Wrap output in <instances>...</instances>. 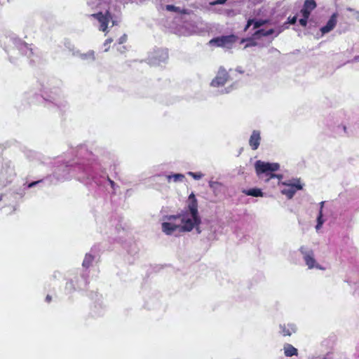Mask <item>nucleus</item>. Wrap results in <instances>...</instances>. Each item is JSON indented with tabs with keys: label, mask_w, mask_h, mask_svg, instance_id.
I'll use <instances>...</instances> for the list:
<instances>
[{
	"label": "nucleus",
	"mask_w": 359,
	"mask_h": 359,
	"mask_svg": "<svg viewBox=\"0 0 359 359\" xmlns=\"http://www.w3.org/2000/svg\"><path fill=\"white\" fill-rule=\"evenodd\" d=\"M93 156L84 147H81L77 150V161L58 165L54 171L53 177L56 182H59L69 180L74 176L86 184L94 183L97 187L103 188L110 185L115 189V182L110 180L106 173L98 172L100 165L92 161Z\"/></svg>",
	"instance_id": "f257e3e1"
},
{
	"label": "nucleus",
	"mask_w": 359,
	"mask_h": 359,
	"mask_svg": "<svg viewBox=\"0 0 359 359\" xmlns=\"http://www.w3.org/2000/svg\"><path fill=\"white\" fill-rule=\"evenodd\" d=\"M273 52L279 53V51H278L276 48H271L269 49V53H273Z\"/></svg>",
	"instance_id": "37998d69"
},
{
	"label": "nucleus",
	"mask_w": 359,
	"mask_h": 359,
	"mask_svg": "<svg viewBox=\"0 0 359 359\" xmlns=\"http://www.w3.org/2000/svg\"><path fill=\"white\" fill-rule=\"evenodd\" d=\"M231 80V76L224 67H220L215 79L211 82L213 87L223 86L228 81Z\"/></svg>",
	"instance_id": "4468645a"
},
{
	"label": "nucleus",
	"mask_w": 359,
	"mask_h": 359,
	"mask_svg": "<svg viewBox=\"0 0 359 359\" xmlns=\"http://www.w3.org/2000/svg\"><path fill=\"white\" fill-rule=\"evenodd\" d=\"M347 11L353 13V17L356 19L358 21H359V11H355L353 8H348Z\"/></svg>",
	"instance_id": "473e14b6"
},
{
	"label": "nucleus",
	"mask_w": 359,
	"mask_h": 359,
	"mask_svg": "<svg viewBox=\"0 0 359 359\" xmlns=\"http://www.w3.org/2000/svg\"><path fill=\"white\" fill-rule=\"evenodd\" d=\"M297 16H293L292 18L289 17L287 19V22H285L282 26L278 27L277 28V32L275 36H277L280 34L284 29H287L289 27V24L294 25L297 22Z\"/></svg>",
	"instance_id": "4be33fe9"
},
{
	"label": "nucleus",
	"mask_w": 359,
	"mask_h": 359,
	"mask_svg": "<svg viewBox=\"0 0 359 359\" xmlns=\"http://www.w3.org/2000/svg\"><path fill=\"white\" fill-rule=\"evenodd\" d=\"M273 13V9L268 6L255 9L252 15L248 20L244 30H248L251 25H253V29H256L265 24L271 23L270 18Z\"/></svg>",
	"instance_id": "39448f33"
},
{
	"label": "nucleus",
	"mask_w": 359,
	"mask_h": 359,
	"mask_svg": "<svg viewBox=\"0 0 359 359\" xmlns=\"http://www.w3.org/2000/svg\"><path fill=\"white\" fill-rule=\"evenodd\" d=\"M232 89V86H230V87H228L224 89V90H222L221 93H229Z\"/></svg>",
	"instance_id": "a19ab883"
},
{
	"label": "nucleus",
	"mask_w": 359,
	"mask_h": 359,
	"mask_svg": "<svg viewBox=\"0 0 359 359\" xmlns=\"http://www.w3.org/2000/svg\"><path fill=\"white\" fill-rule=\"evenodd\" d=\"M2 198H3V195H1V196H0V201H1V200H2Z\"/></svg>",
	"instance_id": "09e8293b"
},
{
	"label": "nucleus",
	"mask_w": 359,
	"mask_h": 359,
	"mask_svg": "<svg viewBox=\"0 0 359 359\" xmlns=\"http://www.w3.org/2000/svg\"><path fill=\"white\" fill-rule=\"evenodd\" d=\"M94 255H93L90 252L86 254L84 259L82 263V266L84 269L83 273L81 274V280L78 281L77 283V288L82 290L84 289L88 283V271L87 269L91 265L93 261L94 260Z\"/></svg>",
	"instance_id": "6e6552de"
},
{
	"label": "nucleus",
	"mask_w": 359,
	"mask_h": 359,
	"mask_svg": "<svg viewBox=\"0 0 359 359\" xmlns=\"http://www.w3.org/2000/svg\"><path fill=\"white\" fill-rule=\"evenodd\" d=\"M168 182L173 180L174 182H181L184 179V175L180 173L167 175Z\"/></svg>",
	"instance_id": "a878e982"
},
{
	"label": "nucleus",
	"mask_w": 359,
	"mask_h": 359,
	"mask_svg": "<svg viewBox=\"0 0 359 359\" xmlns=\"http://www.w3.org/2000/svg\"><path fill=\"white\" fill-rule=\"evenodd\" d=\"M43 182H44V180H40L32 182L28 184L25 183L23 184L24 189L32 188V187L36 186L37 184H40L43 183Z\"/></svg>",
	"instance_id": "c85d7f7f"
},
{
	"label": "nucleus",
	"mask_w": 359,
	"mask_h": 359,
	"mask_svg": "<svg viewBox=\"0 0 359 359\" xmlns=\"http://www.w3.org/2000/svg\"><path fill=\"white\" fill-rule=\"evenodd\" d=\"M231 13H233V11H229V12L228 13V15H230Z\"/></svg>",
	"instance_id": "49530a36"
},
{
	"label": "nucleus",
	"mask_w": 359,
	"mask_h": 359,
	"mask_svg": "<svg viewBox=\"0 0 359 359\" xmlns=\"http://www.w3.org/2000/svg\"><path fill=\"white\" fill-rule=\"evenodd\" d=\"M257 30L252 34V37L254 39H259L262 36H268L274 33L276 34L277 29H269L268 30H265L264 29H256Z\"/></svg>",
	"instance_id": "aec40b11"
},
{
	"label": "nucleus",
	"mask_w": 359,
	"mask_h": 359,
	"mask_svg": "<svg viewBox=\"0 0 359 359\" xmlns=\"http://www.w3.org/2000/svg\"><path fill=\"white\" fill-rule=\"evenodd\" d=\"M245 41L248 42V43L245 45V48L249 47V46H254L257 45V43L254 42L253 40L250 38L244 39L241 41L242 43H243Z\"/></svg>",
	"instance_id": "2f4dec72"
},
{
	"label": "nucleus",
	"mask_w": 359,
	"mask_h": 359,
	"mask_svg": "<svg viewBox=\"0 0 359 359\" xmlns=\"http://www.w3.org/2000/svg\"><path fill=\"white\" fill-rule=\"evenodd\" d=\"M227 0H216L210 3V5L224 4Z\"/></svg>",
	"instance_id": "4c0bfd02"
},
{
	"label": "nucleus",
	"mask_w": 359,
	"mask_h": 359,
	"mask_svg": "<svg viewBox=\"0 0 359 359\" xmlns=\"http://www.w3.org/2000/svg\"><path fill=\"white\" fill-rule=\"evenodd\" d=\"M188 175L191 176L194 180H201L203 177V174L201 172H189Z\"/></svg>",
	"instance_id": "7c9ffc66"
},
{
	"label": "nucleus",
	"mask_w": 359,
	"mask_h": 359,
	"mask_svg": "<svg viewBox=\"0 0 359 359\" xmlns=\"http://www.w3.org/2000/svg\"><path fill=\"white\" fill-rule=\"evenodd\" d=\"M29 152H30V154H31V155H32V156H33V155L34 154V152H32V151H29Z\"/></svg>",
	"instance_id": "de8ad7c7"
},
{
	"label": "nucleus",
	"mask_w": 359,
	"mask_h": 359,
	"mask_svg": "<svg viewBox=\"0 0 359 359\" xmlns=\"http://www.w3.org/2000/svg\"><path fill=\"white\" fill-rule=\"evenodd\" d=\"M236 72H239V73H241V74H243V72L242 70H241V69H240V68H237V69H236Z\"/></svg>",
	"instance_id": "a18cd8bd"
},
{
	"label": "nucleus",
	"mask_w": 359,
	"mask_h": 359,
	"mask_svg": "<svg viewBox=\"0 0 359 359\" xmlns=\"http://www.w3.org/2000/svg\"><path fill=\"white\" fill-rule=\"evenodd\" d=\"M42 97L45 100L53 103L60 108L65 106L64 102L60 100L61 97V90L58 88H55L53 89L46 88L43 90V93L42 94Z\"/></svg>",
	"instance_id": "1a4fd4ad"
},
{
	"label": "nucleus",
	"mask_w": 359,
	"mask_h": 359,
	"mask_svg": "<svg viewBox=\"0 0 359 359\" xmlns=\"http://www.w3.org/2000/svg\"><path fill=\"white\" fill-rule=\"evenodd\" d=\"M261 133L259 130H254L249 139V145L252 150H257L261 142Z\"/></svg>",
	"instance_id": "f3484780"
},
{
	"label": "nucleus",
	"mask_w": 359,
	"mask_h": 359,
	"mask_svg": "<svg viewBox=\"0 0 359 359\" xmlns=\"http://www.w3.org/2000/svg\"><path fill=\"white\" fill-rule=\"evenodd\" d=\"M283 349H284L285 355L287 357H292L293 355H297L298 353L297 349L290 344H285L284 345Z\"/></svg>",
	"instance_id": "5701e85b"
},
{
	"label": "nucleus",
	"mask_w": 359,
	"mask_h": 359,
	"mask_svg": "<svg viewBox=\"0 0 359 359\" xmlns=\"http://www.w3.org/2000/svg\"><path fill=\"white\" fill-rule=\"evenodd\" d=\"M359 62V56H355L351 60L348 61V62Z\"/></svg>",
	"instance_id": "ea45409f"
},
{
	"label": "nucleus",
	"mask_w": 359,
	"mask_h": 359,
	"mask_svg": "<svg viewBox=\"0 0 359 359\" xmlns=\"http://www.w3.org/2000/svg\"><path fill=\"white\" fill-rule=\"evenodd\" d=\"M90 17L97 20L99 23L98 29L100 31L108 33V25L111 18V13L109 11H106L104 13L98 12L90 15Z\"/></svg>",
	"instance_id": "9b49d317"
},
{
	"label": "nucleus",
	"mask_w": 359,
	"mask_h": 359,
	"mask_svg": "<svg viewBox=\"0 0 359 359\" xmlns=\"http://www.w3.org/2000/svg\"><path fill=\"white\" fill-rule=\"evenodd\" d=\"M165 9L176 13L175 33L178 35L190 36L203 32L205 29L199 16L191 10L181 9L173 5H166Z\"/></svg>",
	"instance_id": "7ed1b4c3"
},
{
	"label": "nucleus",
	"mask_w": 359,
	"mask_h": 359,
	"mask_svg": "<svg viewBox=\"0 0 359 359\" xmlns=\"http://www.w3.org/2000/svg\"><path fill=\"white\" fill-rule=\"evenodd\" d=\"M338 13H334L327 22L326 25L320 28L322 34H325L331 32L336 27L337 23Z\"/></svg>",
	"instance_id": "dca6fc26"
},
{
	"label": "nucleus",
	"mask_w": 359,
	"mask_h": 359,
	"mask_svg": "<svg viewBox=\"0 0 359 359\" xmlns=\"http://www.w3.org/2000/svg\"><path fill=\"white\" fill-rule=\"evenodd\" d=\"M16 175L11 161H4L0 168V187L4 188L13 182Z\"/></svg>",
	"instance_id": "0eeeda50"
},
{
	"label": "nucleus",
	"mask_w": 359,
	"mask_h": 359,
	"mask_svg": "<svg viewBox=\"0 0 359 359\" xmlns=\"http://www.w3.org/2000/svg\"><path fill=\"white\" fill-rule=\"evenodd\" d=\"M280 331L279 332L283 336H291L293 333H295L297 331L296 325L293 323L288 324H280L279 325Z\"/></svg>",
	"instance_id": "a211bd4d"
},
{
	"label": "nucleus",
	"mask_w": 359,
	"mask_h": 359,
	"mask_svg": "<svg viewBox=\"0 0 359 359\" xmlns=\"http://www.w3.org/2000/svg\"><path fill=\"white\" fill-rule=\"evenodd\" d=\"M299 251L303 255L305 263L309 269H312L314 267L317 269H320L319 265L318 264H316V259H314V254L313 250L304 246H302L299 249Z\"/></svg>",
	"instance_id": "2eb2a0df"
},
{
	"label": "nucleus",
	"mask_w": 359,
	"mask_h": 359,
	"mask_svg": "<svg viewBox=\"0 0 359 359\" xmlns=\"http://www.w3.org/2000/svg\"><path fill=\"white\" fill-rule=\"evenodd\" d=\"M75 290H76V288H75V286H74V281L72 280L67 281V283H66V285H65V290L67 292L71 293L73 291H74Z\"/></svg>",
	"instance_id": "cd10ccee"
},
{
	"label": "nucleus",
	"mask_w": 359,
	"mask_h": 359,
	"mask_svg": "<svg viewBox=\"0 0 359 359\" xmlns=\"http://www.w3.org/2000/svg\"><path fill=\"white\" fill-rule=\"evenodd\" d=\"M255 168L259 178H263L264 176L266 177V182L272 178H278L279 180L283 178L282 175L273 173L280 168V165L278 163H269L258 160L255 163Z\"/></svg>",
	"instance_id": "423d86ee"
},
{
	"label": "nucleus",
	"mask_w": 359,
	"mask_h": 359,
	"mask_svg": "<svg viewBox=\"0 0 359 359\" xmlns=\"http://www.w3.org/2000/svg\"><path fill=\"white\" fill-rule=\"evenodd\" d=\"M110 21L112 23V26H116L118 25L120 20L117 18H114L111 14V18H110Z\"/></svg>",
	"instance_id": "c9c22d12"
},
{
	"label": "nucleus",
	"mask_w": 359,
	"mask_h": 359,
	"mask_svg": "<svg viewBox=\"0 0 359 359\" xmlns=\"http://www.w3.org/2000/svg\"><path fill=\"white\" fill-rule=\"evenodd\" d=\"M113 41V39L111 38H109L107 40H105L103 46L105 48L104 51L107 52L109 49V45Z\"/></svg>",
	"instance_id": "f704fd0d"
},
{
	"label": "nucleus",
	"mask_w": 359,
	"mask_h": 359,
	"mask_svg": "<svg viewBox=\"0 0 359 359\" xmlns=\"http://www.w3.org/2000/svg\"><path fill=\"white\" fill-rule=\"evenodd\" d=\"M168 58V53L165 49H158L156 50L151 55L148 57V63L150 65H160L161 63H164Z\"/></svg>",
	"instance_id": "ddd939ff"
},
{
	"label": "nucleus",
	"mask_w": 359,
	"mask_h": 359,
	"mask_svg": "<svg viewBox=\"0 0 359 359\" xmlns=\"http://www.w3.org/2000/svg\"><path fill=\"white\" fill-rule=\"evenodd\" d=\"M51 301V296H50L49 294H48L46 297V302L49 303Z\"/></svg>",
	"instance_id": "c03bdc74"
},
{
	"label": "nucleus",
	"mask_w": 359,
	"mask_h": 359,
	"mask_svg": "<svg viewBox=\"0 0 359 359\" xmlns=\"http://www.w3.org/2000/svg\"><path fill=\"white\" fill-rule=\"evenodd\" d=\"M330 353L327 354L326 356H317V357H313L311 359H330Z\"/></svg>",
	"instance_id": "58836bf2"
},
{
	"label": "nucleus",
	"mask_w": 359,
	"mask_h": 359,
	"mask_svg": "<svg viewBox=\"0 0 359 359\" xmlns=\"http://www.w3.org/2000/svg\"><path fill=\"white\" fill-rule=\"evenodd\" d=\"M127 40V35L126 34H123V36H121L119 39H118V43L119 44H123Z\"/></svg>",
	"instance_id": "e433bc0d"
},
{
	"label": "nucleus",
	"mask_w": 359,
	"mask_h": 359,
	"mask_svg": "<svg viewBox=\"0 0 359 359\" xmlns=\"http://www.w3.org/2000/svg\"><path fill=\"white\" fill-rule=\"evenodd\" d=\"M287 187L281 190V193L285 195L289 199H291L295 194L297 190L302 189V186L300 184L299 179H294L292 180H288L282 183Z\"/></svg>",
	"instance_id": "9d476101"
},
{
	"label": "nucleus",
	"mask_w": 359,
	"mask_h": 359,
	"mask_svg": "<svg viewBox=\"0 0 359 359\" xmlns=\"http://www.w3.org/2000/svg\"><path fill=\"white\" fill-rule=\"evenodd\" d=\"M209 187L216 196L222 194L224 191V185L219 182L210 180L209 182Z\"/></svg>",
	"instance_id": "412c9836"
},
{
	"label": "nucleus",
	"mask_w": 359,
	"mask_h": 359,
	"mask_svg": "<svg viewBox=\"0 0 359 359\" xmlns=\"http://www.w3.org/2000/svg\"><path fill=\"white\" fill-rule=\"evenodd\" d=\"M235 42L236 36L234 35H227L213 38L209 43L212 46L231 48Z\"/></svg>",
	"instance_id": "f8f14e48"
},
{
	"label": "nucleus",
	"mask_w": 359,
	"mask_h": 359,
	"mask_svg": "<svg viewBox=\"0 0 359 359\" xmlns=\"http://www.w3.org/2000/svg\"><path fill=\"white\" fill-rule=\"evenodd\" d=\"M243 193L247 196H251L254 197L262 196L263 193L260 189L252 188L248 190L243 191Z\"/></svg>",
	"instance_id": "b1692460"
},
{
	"label": "nucleus",
	"mask_w": 359,
	"mask_h": 359,
	"mask_svg": "<svg viewBox=\"0 0 359 359\" xmlns=\"http://www.w3.org/2000/svg\"><path fill=\"white\" fill-rule=\"evenodd\" d=\"M161 224L162 231L167 235L175 232H189L194 228L197 233H201L199 224L201 222L198 211V203L195 195L191 193L188 199L187 209L177 215H165Z\"/></svg>",
	"instance_id": "f03ea898"
},
{
	"label": "nucleus",
	"mask_w": 359,
	"mask_h": 359,
	"mask_svg": "<svg viewBox=\"0 0 359 359\" xmlns=\"http://www.w3.org/2000/svg\"><path fill=\"white\" fill-rule=\"evenodd\" d=\"M324 204H325V201H322L319 203V205H320L319 210H321V212H323V208Z\"/></svg>",
	"instance_id": "79ce46f5"
},
{
	"label": "nucleus",
	"mask_w": 359,
	"mask_h": 359,
	"mask_svg": "<svg viewBox=\"0 0 359 359\" xmlns=\"http://www.w3.org/2000/svg\"><path fill=\"white\" fill-rule=\"evenodd\" d=\"M317 224L316 226V231H318L321 229L323 224L325 222V220L323 219V214L321 212V210H319L318 217H317Z\"/></svg>",
	"instance_id": "bb28decb"
},
{
	"label": "nucleus",
	"mask_w": 359,
	"mask_h": 359,
	"mask_svg": "<svg viewBox=\"0 0 359 359\" xmlns=\"http://www.w3.org/2000/svg\"><path fill=\"white\" fill-rule=\"evenodd\" d=\"M0 45H4V48L8 55H14L15 49L28 57L33 55L32 48L29 45L18 38L14 34L2 36L0 39Z\"/></svg>",
	"instance_id": "20e7f679"
},
{
	"label": "nucleus",
	"mask_w": 359,
	"mask_h": 359,
	"mask_svg": "<svg viewBox=\"0 0 359 359\" xmlns=\"http://www.w3.org/2000/svg\"><path fill=\"white\" fill-rule=\"evenodd\" d=\"M102 0H86L87 6L92 10L100 8Z\"/></svg>",
	"instance_id": "393cba45"
},
{
	"label": "nucleus",
	"mask_w": 359,
	"mask_h": 359,
	"mask_svg": "<svg viewBox=\"0 0 359 359\" xmlns=\"http://www.w3.org/2000/svg\"><path fill=\"white\" fill-rule=\"evenodd\" d=\"M81 57L83 60L90 59L95 60V52L93 50H89L88 53L82 54Z\"/></svg>",
	"instance_id": "c756f323"
},
{
	"label": "nucleus",
	"mask_w": 359,
	"mask_h": 359,
	"mask_svg": "<svg viewBox=\"0 0 359 359\" xmlns=\"http://www.w3.org/2000/svg\"><path fill=\"white\" fill-rule=\"evenodd\" d=\"M316 7V3L315 0H306L304 1L303 8L301 10L302 15L310 16L311 13Z\"/></svg>",
	"instance_id": "6ab92c4d"
},
{
	"label": "nucleus",
	"mask_w": 359,
	"mask_h": 359,
	"mask_svg": "<svg viewBox=\"0 0 359 359\" xmlns=\"http://www.w3.org/2000/svg\"><path fill=\"white\" fill-rule=\"evenodd\" d=\"M302 18L299 19V22L302 27H306L307 25V22L309 16L302 15Z\"/></svg>",
	"instance_id": "72a5a7b5"
}]
</instances>
